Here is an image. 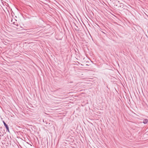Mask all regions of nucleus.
Wrapping results in <instances>:
<instances>
[{
	"instance_id": "1",
	"label": "nucleus",
	"mask_w": 148,
	"mask_h": 148,
	"mask_svg": "<svg viewBox=\"0 0 148 148\" xmlns=\"http://www.w3.org/2000/svg\"><path fill=\"white\" fill-rule=\"evenodd\" d=\"M148 122V120L147 119H145L143 120V123L144 124H146Z\"/></svg>"
},
{
	"instance_id": "2",
	"label": "nucleus",
	"mask_w": 148,
	"mask_h": 148,
	"mask_svg": "<svg viewBox=\"0 0 148 148\" xmlns=\"http://www.w3.org/2000/svg\"><path fill=\"white\" fill-rule=\"evenodd\" d=\"M3 122L4 124V125L6 128L8 126V125L5 123L4 121H3Z\"/></svg>"
},
{
	"instance_id": "3",
	"label": "nucleus",
	"mask_w": 148,
	"mask_h": 148,
	"mask_svg": "<svg viewBox=\"0 0 148 148\" xmlns=\"http://www.w3.org/2000/svg\"><path fill=\"white\" fill-rule=\"evenodd\" d=\"M6 128L7 130L8 131V132H9L10 131H9V128L8 126L7 127H6Z\"/></svg>"
}]
</instances>
